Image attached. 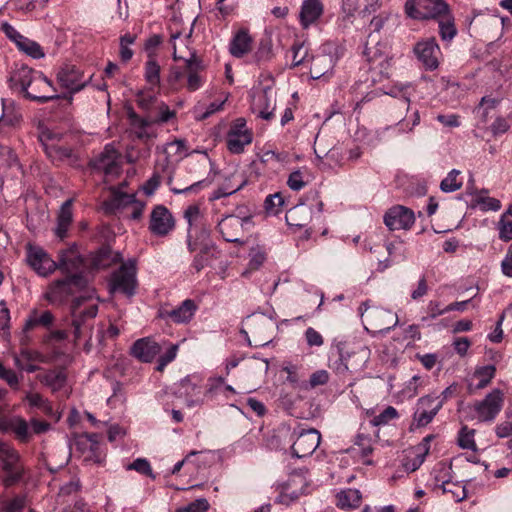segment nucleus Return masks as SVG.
Wrapping results in <instances>:
<instances>
[{
  "label": "nucleus",
  "mask_w": 512,
  "mask_h": 512,
  "mask_svg": "<svg viewBox=\"0 0 512 512\" xmlns=\"http://www.w3.org/2000/svg\"><path fill=\"white\" fill-rule=\"evenodd\" d=\"M435 479L437 482H441L443 493H450L456 502H460L467 497L464 485L452 482L450 479H444L441 475H436Z\"/></svg>",
  "instance_id": "44"
},
{
  "label": "nucleus",
  "mask_w": 512,
  "mask_h": 512,
  "mask_svg": "<svg viewBox=\"0 0 512 512\" xmlns=\"http://www.w3.org/2000/svg\"><path fill=\"white\" fill-rule=\"evenodd\" d=\"M82 78L83 74L73 65L61 67L57 73L58 83L71 93L79 92L85 87L86 81H83Z\"/></svg>",
  "instance_id": "24"
},
{
  "label": "nucleus",
  "mask_w": 512,
  "mask_h": 512,
  "mask_svg": "<svg viewBox=\"0 0 512 512\" xmlns=\"http://www.w3.org/2000/svg\"><path fill=\"white\" fill-rule=\"evenodd\" d=\"M442 408V401H437L433 396L427 395L418 400L417 409L414 413V421L418 426L428 425L439 410Z\"/></svg>",
  "instance_id": "20"
},
{
  "label": "nucleus",
  "mask_w": 512,
  "mask_h": 512,
  "mask_svg": "<svg viewBox=\"0 0 512 512\" xmlns=\"http://www.w3.org/2000/svg\"><path fill=\"white\" fill-rule=\"evenodd\" d=\"M204 243H212L210 240V231L204 224L198 226L197 232H193V237H188V249L190 252L196 251L199 247L203 246Z\"/></svg>",
  "instance_id": "51"
},
{
  "label": "nucleus",
  "mask_w": 512,
  "mask_h": 512,
  "mask_svg": "<svg viewBox=\"0 0 512 512\" xmlns=\"http://www.w3.org/2000/svg\"><path fill=\"white\" fill-rule=\"evenodd\" d=\"M199 253L194 257L192 266L197 272L203 268L210 266L212 261L218 257L219 251L214 243H204L199 247Z\"/></svg>",
  "instance_id": "36"
},
{
  "label": "nucleus",
  "mask_w": 512,
  "mask_h": 512,
  "mask_svg": "<svg viewBox=\"0 0 512 512\" xmlns=\"http://www.w3.org/2000/svg\"><path fill=\"white\" fill-rule=\"evenodd\" d=\"M127 470H135L138 473L155 479V475L152 471L149 461L145 458H137L127 466Z\"/></svg>",
  "instance_id": "63"
},
{
  "label": "nucleus",
  "mask_w": 512,
  "mask_h": 512,
  "mask_svg": "<svg viewBox=\"0 0 512 512\" xmlns=\"http://www.w3.org/2000/svg\"><path fill=\"white\" fill-rule=\"evenodd\" d=\"M273 57L274 53L271 40L269 38L262 39L253 54V62L260 65L269 62Z\"/></svg>",
  "instance_id": "49"
},
{
  "label": "nucleus",
  "mask_w": 512,
  "mask_h": 512,
  "mask_svg": "<svg viewBox=\"0 0 512 512\" xmlns=\"http://www.w3.org/2000/svg\"><path fill=\"white\" fill-rule=\"evenodd\" d=\"M475 430L463 426L458 434V444L463 449L476 450L474 441Z\"/></svg>",
  "instance_id": "60"
},
{
  "label": "nucleus",
  "mask_w": 512,
  "mask_h": 512,
  "mask_svg": "<svg viewBox=\"0 0 512 512\" xmlns=\"http://www.w3.org/2000/svg\"><path fill=\"white\" fill-rule=\"evenodd\" d=\"M336 59L332 54L321 53L311 58L310 76L312 79L326 77L333 70Z\"/></svg>",
  "instance_id": "26"
},
{
  "label": "nucleus",
  "mask_w": 512,
  "mask_h": 512,
  "mask_svg": "<svg viewBox=\"0 0 512 512\" xmlns=\"http://www.w3.org/2000/svg\"><path fill=\"white\" fill-rule=\"evenodd\" d=\"M41 383L50 387L53 391L60 390L65 382L66 375L63 371L50 370L40 377Z\"/></svg>",
  "instance_id": "50"
},
{
  "label": "nucleus",
  "mask_w": 512,
  "mask_h": 512,
  "mask_svg": "<svg viewBox=\"0 0 512 512\" xmlns=\"http://www.w3.org/2000/svg\"><path fill=\"white\" fill-rule=\"evenodd\" d=\"M0 379L4 380L11 389L18 390L20 384V378L17 373L12 370L6 368L3 363L0 361Z\"/></svg>",
  "instance_id": "62"
},
{
  "label": "nucleus",
  "mask_w": 512,
  "mask_h": 512,
  "mask_svg": "<svg viewBox=\"0 0 512 512\" xmlns=\"http://www.w3.org/2000/svg\"><path fill=\"white\" fill-rule=\"evenodd\" d=\"M286 222L289 226L304 228L312 220V208L306 204H299L286 213Z\"/></svg>",
  "instance_id": "28"
},
{
  "label": "nucleus",
  "mask_w": 512,
  "mask_h": 512,
  "mask_svg": "<svg viewBox=\"0 0 512 512\" xmlns=\"http://www.w3.org/2000/svg\"><path fill=\"white\" fill-rule=\"evenodd\" d=\"M160 99L151 91L146 90H140L136 94V103L147 113H149L154 107L156 106V103H158Z\"/></svg>",
  "instance_id": "53"
},
{
  "label": "nucleus",
  "mask_w": 512,
  "mask_h": 512,
  "mask_svg": "<svg viewBox=\"0 0 512 512\" xmlns=\"http://www.w3.org/2000/svg\"><path fill=\"white\" fill-rule=\"evenodd\" d=\"M252 224L251 216L227 215L218 222V230L225 241L243 244L241 236Z\"/></svg>",
  "instance_id": "11"
},
{
  "label": "nucleus",
  "mask_w": 512,
  "mask_h": 512,
  "mask_svg": "<svg viewBox=\"0 0 512 512\" xmlns=\"http://www.w3.org/2000/svg\"><path fill=\"white\" fill-rule=\"evenodd\" d=\"M320 441L321 435L318 430L314 428L303 430L291 447L292 455L296 458L308 457L316 450Z\"/></svg>",
  "instance_id": "17"
},
{
  "label": "nucleus",
  "mask_w": 512,
  "mask_h": 512,
  "mask_svg": "<svg viewBox=\"0 0 512 512\" xmlns=\"http://www.w3.org/2000/svg\"><path fill=\"white\" fill-rule=\"evenodd\" d=\"M121 260L120 254L113 252L109 246H103L91 254L93 269H106Z\"/></svg>",
  "instance_id": "32"
},
{
  "label": "nucleus",
  "mask_w": 512,
  "mask_h": 512,
  "mask_svg": "<svg viewBox=\"0 0 512 512\" xmlns=\"http://www.w3.org/2000/svg\"><path fill=\"white\" fill-rule=\"evenodd\" d=\"M369 352L370 350L367 347H359L351 352L340 350L339 359L334 362L333 368L337 374L358 370L367 361Z\"/></svg>",
  "instance_id": "16"
},
{
  "label": "nucleus",
  "mask_w": 512,
  "mask_h": 512,
  "mask_svg": "<svg viewBox=\"0 0 512 512\" xmlns=\"http://www.w3.org/2000/svg\"><path fill=\"white\" fill-rule=\"evenodd\" d=\"M198 305L192 299L184 300L178 307L166 312V316L174 323L184 324L190 322Z\"/></svg>",
  "instance_id": "30"
},
{
  "label": "nucleus",
  "mask_w": 512,
  "mask_h": 512,
  "mask_svg": "<svg viewBox=\"0 0 512 512\" xmlns=\"http://www.w3.org/2000/svg\"><path fill=\"white\" fill-rule=\"evenodd\" d=\"M86 285L87 280L82 274H72L53 282L45 297L52 304H61L73 294V287L83 289Z\"/></svg>",
  "instance_id": "9"
},
{
  "label": "nucleus",
  "mask_w": 512,
  "mask_h": 512,
  "mask_svg": "<svg viewBox=\"0 0 512 512\" xmlns=\"http://www.w3.org/2000/svg\"><path fill=\"white\" fill-rule=\"evenodd\" d=\"M179 393L185 395L186 404L189 407L203 402L201 397V387L193 384L189 379H184L180 384Z\"/></svg>",
  "instance_id": "42"
},
{
  "label": "nucleus",
  "mask_w": 512,
  "mask_h": 512,
  "mask_svg": "<svg viewBox=\"0 0 512 512\" xmlns=\"http://www.w3.org/2000/svg\"><path fill=\"white\" fill-rule=\"evenodd\" d=\"M284 205V199L281 193H275L267 196L264 202V208L268 215H277L281 212Z\"/></svg>",
  "instance_id": "58"
},
{
  "label": "nucleus",
  "mask_w": 512,
  "mask_h": 512,
  "mask_svg": "<svg viewBox=\"0 0 512 512\" xmlns=\"http://www.w3.org/2000/svg\"><path fill=\"white\" fill-rule=\"evenodd\" d=\"M460 171L452 169L448 175L441 181L440 189L445 193H451L462 187V182L457 179Z\"/></svg>",
  "instance_id": "56"
},
{
  "label": "nucleus",
  "mask_w": 512,
  "mask_h": 512,
  "mask_svg": "<svg viewBox=\"0 0 512 512\" xmlns=\"http://www.w3.org/2000/svg\"><path fill=\"white\" fill-rule=\"evenodd\" d=\"M323 13L320 0H304L300 11V22L303 28H308L316 22Z\"/></svg>",
  "instance_id": "31"
},
{
  "label": "nucleus",
  "mask_w": 512,
  "mask_h": 512,
  "mask_svg": "<svg viewBox=\"0 0 512 512\" xmlns=\"http://www.w3.org/2000/svg\"><path fill=\"white\" fill-rule=\"evenodd\" d=\"M0 468L3 472L1 482L5 488L18 484L25 474L19 452L11 444L3 441H0Z\"/></svg>",
  "instance_id": "5"
},
{
  "label": "nucleus",
  "mask_w": 512,
  "mask_h": 512,
  "mask_svg": "<svg viewBox=\"0 0 512 512\" xmlns=\"http://www.w3.org/2000/svg\"><path fill=\"white\" fill-rule=\"evenodd\" d=\"M145 80L148 84L153 87L159 86L160 84V65L154 59H149L145 63Z\"/></svg>",
  "instance_id": "55"
},
{
  "label": "nucleus",
  "mask_w": 512,
  "mask_h": 512,
  "mask_svg": "<svg viewBox=\"0 0 512 512\" xmlns=\"http://www.w3.org/2000/svg\"><path fill=\"white\" fill-rule=\"evenodd\" d=\"M16 46L20 51L32 57L33 59H40L45 56L41 46L36 41L31 40L25 36H22Z\"/></svg>",
  "instance_id": "47"
},
{
  "label": "nucleus",
  "mask_w": 512,
  "mask_h": 512,
  "mask_svg": "<svg viewBox=\"0 0 512 512\" xmlns=\"http://www.w3.org/2000/svg\"><path fill=\"white\" fill-rule=\"evenodd\" d=\"M448 8L444 0H407L405 3L407 16L416 20H435Z\"/></svg>",
  "instance_id": "10"
},
{
  "label": "nucleus",
  "mask_w": 512,
  "mask_h": 512,
  "mask_svg": "<svg viewBox=\"0 0 512 512\" xmlns=\"http://www.w3.org/2000/svg\"><path fill=\"white\" fill-rule=\"evenodd\" d=\"M10 87L16 89L26 99L46 103L57 99L52 82L40 71L27 66H21L13 71L9 78Z\"/></svg>",
  "instance_id": "1"
},
{
  "label": "nucleus",
  "mask_w": 512,
  "mask_h": 512,
  "mask_svg": "<svg viewBox=\"0 0 512 512\" xmlns=\"http://www.w3.org/2000/svg\"><path fill=\"white\" fill-rule=\"evenodd\" d=\"M438 23L439 35L442 41L450 42L457 35V28L455 25V18L448 8L438 18L435 19Z\"/></svg>",
  "instance_id": "34"
},
{
  "label": "nucleus",
  "mask_w": 512,
  "mask_h": 512,
  "mask_svg": "<svg viewBox=\"0 0 512 512\" xmlns=\"http://www.w3.org/2000/svg\"><path fill=\"white\" fill-rule=\"evenodd\" d=\"M369 303V301H365L358 308L362 323L367 331L385 333L397 325V314L382 307L371 306Z\"/></svg>",
  "instance_id": "3"
},
{
  "label": "nucleus",
  "mask_w": 512,
  "mask_h": 512,
  "mask_svg": "<svg viewBox=\"0 0 512 512\" xmlns=\"http://www.w3.org/2000/svg\"><path fill=\"white\" fill-rule=\"evenodd\" d=\"M99 298L94 291L76 297L71 304L72 333L74 341L82 338L91 339L92 324L90 323L98 313Z\"/></svg>",
  "instance_id": "2"
},
{
  "label": "nucleus",
  "mask_w": 512,
  "mask_h": 512,
  "mask_svg": "<svg viewBox=\"0 0 512 512\" xmlns=\"http://www.w3.org/2000/svg\"><path fill=\"white\" fill-rule=\"evenodd\" d=\"M504 405V393L494 389L486 397L474 404L476 417L480 422H492L500 413Z\"/></svg>",
  "instance_id": "13"
},
{
  "label": "nucleus",
  "mask_w": 512,
  "mask_h": 512,
  "mask_svg": "<svg viewBox=\"0 0 512 512\" xmlns=\"http://www.w3.org/2000/svg\"><path fill=\"white\" fill-rule=\"evenodd\" d=\"M136 200L135 194L125 193L119 188H113L110 199L106 201V207L110 210L129 208Z\"/></svg>",
  "instance_id": "38"
},
{
  "label": "nucleus",
  "mask_w": 512,
  "mask_h": 512,
  "mask_svg": "<svg viewBox=\"0 0 512 512\" xmlns=\"http://www.w3.org/2000/svg\"><path fill=\"white\" fill-rule=\"evenodd\" d=\"M76 448L81 451L85 461L101 462L99 435L96 433H84L79 435L75 441Z\"/></svg>",
  "instance_id": "23"
},
{
  "label": "nucleus",
  "mask_w": 512,
  "mask_h": 512,
  "mask_svg": "<svg viewBox=\"0 0 512 512\" xmlns=\"http://www.w3.org/2000/svg\"><path fill=\"white\" fill-rule=\"evenodd\" d=\"M26 261L35 273L47 277L57 270V262L40 246L26 245Z\"/></svg>",
  "instance_id": "12"
},
{
  "label": "nucleus",
  "mask_w": 512,
  "mask_h": 512,
  "mask_svg": "<svg viewBox=\"0 0 512 512\" xmlns=\"http://www.w3.org/2000/svg\"><path fill=\"white\" fill-rule=\"evenodd\" d=\"M253 134L251 130L229 131L227 134V148L231 153L240 154L245 146L252 142Z\"/></svg>",
  "instance_id": "33"
},
{
  "label": "nucleus",
  "mask_w": 512,
  "mask_h": 512,
  "mask_svg": "<svg viewBox=\"0 0 512 512\" xmlns=\"http://www.w3.org/2000/svg\"><path fill=\"white\" fill-rule=\"evenodd\" d=\"M243 325L245 327L243 332L251 334L255 346H264L271 342L275 326L271 318L262 313L252 314L244 320Z\"/></svg>",
  "instance_id": "7"
},
{
  "label": "nucleus",
  "mask_w": 512,
  "mask_h": 512,
  "mask_svg": "<svg viewBox=\"0 0 512 512\" xmlns=\"http://www.w3.org/2000/svg\"><path fill=\"white\" fill-rule=\"evenodd\" d=\"M495 372L496 368L494 365H487L476 369L474 376L479 378V383L476 385V389L485 388L494 377Z\"/></svg>",
  "instance_id": "59"
},
{
  "label": "nucleus",
  "mask_w": 512,
  "mask_h": 512,
  "mask_svg": "<svg viewBox=\"0 0 512 512\" xmlns=\"http://www.w3.org/2000/svg\"><path fill=\"white\" fill-rule=\"evenodd\" d=\"M499 238L508 242L512 240V204L508 206L507 210L501 215L498 223Z\"/></svg>",
  "instance_id": "48"
},
{
  "label": "nucleus",
  "mask_w": 512,
  "mask_h": 512,
  "mask_svg": "<svg viewBox=\"0 0 512 512\" xmlns=\"http://www.w3.org/2000/svg\"><path fill=\"white\" fill-rule=\"evenodd\" d=\"M184 218L186 219L189 229L188 236L190 239L193 237V232H197L198 226L202 225L203 216L198 205H190L184 211Z\"/></svg>",
  "instance_id": "46"
},
{
  "label": "nucleus",
  "mask_w": 512,
  "mask_h": 512,
  "mask_svg": "<svg viewBox=\"0 0 512 512\" xmlns=\"http://www.w3.org/2000/svg\"><path fill=\"white\" fill-rule=\"evenodd\" d=\"M53 321L54 316L50 311L47 310L39 314L37 310H33L24 323L23 332L26 333L36 326L50 327Z\"/></svg>",
  "instance_id": "40"
},
{
  "label": "nucleus",
  "mask_w": 512,
  "mask_h": 512,
  "mask_svg": "<svg viewBox=\"0 0 512 512\" xmlns=\"http://www.w3.org/2000/svg\"><path fill=\"white\" fill-rule=\"evenodd\" d=\"M163 152L166 155V166L164 170L172 161L178 162L188 155L185 151V142L181 139H176L170 143H167L163 147Z\"/></svg>",
  "instance_id": "41"
},
{
  "label": "nucleus",
  "mask_w": 512,
  "mask_h": 512,
  "mask_svg": "<svg viewBox=\"0 0 512 512\" xmlns=\"http://www.w3.org/2000/svg\"><path fill=\"white\" fill-rule=\"evenodd\" d=\"M174 228V219L163 205L156 206L150 215V231L157 236H165Z\"/></svg>",
  "instance_id": "21"
},
{
  "label": "nucleus",
  "mask_w": 512,
  "mask_h": 512,
  "mask_svg": "<svg viewBox=\"0 0 512 512\" xmlns=\"http://www.w3.org/2000/svg\"><path fill=\"white\" fill-rule=\"evenodd\" d=\"M276 107V93L271 87H265L254 96L253 109L258 115L271 120Z\"/></svg>",
  "instance_id": "22"
},
{
  "label": "nucleus",
  "mask_w": 512,
  "mask_h": 512,
  "mask_svg": "<svg viewBox=\"0 0 512 512\" xmlns=\"http://www.w3.org/2000/svg\"><path fill=\"white\" fill-rule=\"evenodd\" d=\"M57 269L66 274H80L79 271L84 267L85 261L81 255L77 244L73 243L68 248L59 251Z\"/></svg>",
  "instance_id": "19"
},
{
  "label": "nucleus",
  "mask_w": 512,
  "mask_h": 512,
  "mask_svg": "<svg viewBox=\"0 0 512 512\" xmlns=\"http://www.w3.org/2000/svg\"><path fill=\"white\" fill-rule=\"evenodd\" d=\"M211 164V161L206 152H202V158L197 162H189L187 169L189 174L194 175L188 182L189 185L172 186L173 177L169 172L167 184L170 185V190L174 194L198 193L201 189L208 187L211 181L208 179L197 180V172L199 169L206 170Z\"/></svg>",
  "instance_id": "8"
},
{
  "label": "nucleus",
  "mask_w": 512,
  "mask_h": 512,
  "mask_svg": "<svg viewBox=\"0 0 512 512\" xmlns=\"http://www.w3.org/2000/svg\"><path fill=\"white\" fill-rule=\"evenodd\" d=\"M160 346L150 338H141L131 347V355L142 362H151L159 354Z\"/></svg>",
  "instance_id": "25"
},
{
  "label": "nucleus",
  "mask_w": 512,
  "mask_h": 512,
  "mask_svg": "<svg viewBox=\"0 0 512 512\" xmlns=\"http://www.w3.org/2000/svg\"><path fill=\"white\" fill-rule=\"evenodd\" d=\"M137 286L136 267L134 262L123 263L109 280L110 293H121L127 297L135 294Z\"/></svg>",
  "instance_id": "6"
},
{
  "label": "nucleus",
  "mask_w": 512,
  "mask_h": 512,
  "mask_svg": "<svg viewBox=\"0 0 512 512\" xmlns=\"http://www.w3.org/2000/svg\"><path fill=\"white\" fill-rule=\"evenodd\" d=\"M200 61L192 56L186 60L187 88L189 91H196L202 86V79L198 74Z\"/></svg>",
  "instance_id": "43"
},
{
  "label": "nucleus",
  "mask_w": 512,
  "mask_h": 512,
  "mask_svg": "<svg viewBox=\"0 0 512 512\" xmlns=\"http://www.w3.org/2000/svg\"><path fill=\"white\" fill-rule=\"evenodd\" d=\"M253 39L247 29H240L232 38L229 52L236 58H242L251 51Z\"/></svg>",
  "instance_id": "27"
},
{
  "label": "nucleus",
  "mask_w": 512,
  "mask_h": 512,
  "mask_svg": "<svg viewBox=\"0 0 512 512\" xmlns=\"http://www.w3.org/2000/svg\"><path fill=\"white\" fill-rule=\"evenodd\" d=\"M24 399L28 402L30 407L38 408L47 415L53 414V407L51 403L41 394L28 392Z\"/></svg>",
  "instance_id": "52"
},
{
  "label": "nucleus",
  "mask_w": 512,
  "mask_h": 512,
  "mask_svg": "<svg viewBox=\"0 0 512 512\" xmlns=\"http://www.w3.org/2000/svg\"><path fill=\"white\" fill-rule=\"evenodd\" d=\"M72 199L66 200L59 211L55 234L63 239L67 235L69 226L72 223Z\"/></svg>",
  "instance_id": "37"
},
{
  "label": "nucleus",
  "mask_w": 512,
  "mask_h": 512,
  "mask_svg": "<svg viewBox=\"0 0 512 512\" xmlns=\"http://www.w3.org/2000/svg\"><path fill=\"white\" fill-rule=\"evenodd\" d=\"M292 66L296 67L308 61L309 48L303 42H295L291 47Z\"/></svg>",
  "instance_id": "57"
},
{
  "label": "nucleus",
  "mask_w": 512,
  "mask_h": 512,
  "mask_svg": "<svg viewBox=\"0 0 512 512\" xmlns=\"http://www.w3.org/2000/svg\"><path fill=\"white\" fill-rule=\"evenodd\" d=\"M90 165L107 176H116L120 173L121 169L119 153L113 146L106 145L104 150L90 161Z\"/></svg>",
  "instance_id": "18"
},
{
  "label": "nucleus",
  "mask_w": 512,
  "mask_h": 512,
  "mask_svg": "<svg viewBox=\"0 0 512 512\" xmlns=\"http://www.w3.org/2000/svg\"><path fill=\"white\" fill-rule=\"evenodd\" d=\"M146 116L152 125L164 124L169 122L171 119H174L176 117V112L171 110L165 102L160 100L158 103H156L154 109L147 113Z\"/></svg>",
  "instance_id": "39"
},
{
  "label": "nucleus",
  "mask_w": 512,
  "mask_h": 512,
  "mask_svg": "<svg viewBox=\"0 0 512 512\" xmlns=\"http://www.w3.org/2000/svg\"><path fill=\"white\" fill-rule=\"evenodd\" d=\"M471 206H479L483 212L498 211L501 208V202L496 198L477 194L476 197L472 199Z\"/></svg>",
  "instance_id": "54"
},
{
  "label": "nucleus",
  "mask_w": 512,
  "mask_h": 512,
  "mask_svg": "<svg viewBox=\"0 0 512 512\" xmlns=\"http://www.w3.org/2000/svg\"><path fill=\"white\" fill-rule=\"evenodd\" d=\"M361 493L356 489H347L337 495V505L342 509H351L359 506Z\"/></svg>",
  "instance_id": "45"
},
{
  "label": "nucleus",
  "mask_w": 512,
  "mask_h": 512,
  "mask_svg": "<svg viewBox=\"0 0 512 512\" xmlns=\"http://www.w3.org/2000/svg\"><path fill=\"white\" fill-rule=\"evenodd\" d=\"M127 115L131 130L137 138L149 139L155 137V133L149 130L152 123L146 115L141 117L133 109H129Z\"/></svg>",
  "instance_id": "29"
},
{
  "label": "nucleus",
  "mask_w": 512,
  "mask_h": 512,
  "mask_svg": "<svg viewBox=\"0 0 512 512\" xmlns=\"http://www.w3.org/2000/svg\"><path fill=\"white\" fill-rule=\"evenodd\" d=\"M379 7V0H343V10L347 15L352 16L354 12L364 17L375 12Z\"/></svg>",
  "instance_id": "35"
},
{
  "label": "nucleus",
  "mask_w": 512,
  "mask_h": 512,
  "mask_svg": "<svg viewBox=\"0 0 512 512\" xmlns=\"http://www.w3.org/2000/svg\"><path fill=\"white\" fill-rule=\"evenodd\" d=\"M26 505V498L22 495H16L12 499L2 504L3 512H22Z\"/></svg>",
  "instance_id": "64"
},
{
  "label": "nucleus",
  "mask_w": 512,
  "mask_h": 512,
  "mask_svg": "<svg viewBox=\"0 0 512 512\" xmlns=\"http://www.w3.org/2000/svg\"><path fill=\"white\" fill-rule=\"evenodd\" d=\"M0 427L14 435L15 439L22 444L29 443L33 435H39L47 432L51 425L47 421L32 418L28 422L25 418L19 415H13L4 419L0 423Z\"/></svg>",
  "instance_id": "4"
},
{
  "label": "nucleus",
  "mask_w": 512,
  "mask_h": 512,
  "mask_svg": "<svg viewBox=\"0 0 512 512\" xmlns=\"http://www.w3.org/2000/svg\"><path fill=\"white\" fill-rule=\"evenodd\" d=\"M396 418H398L397 410L392 406H388L380 414L373 417L371 424L373 426H384Z\"/></svg>",
  "instance_id": "61"
},
{
  "label": "nucleus",
  "mask_w": 512,
  "mask_h": 512,
  "mask_svg": "<svg viewBox=\"0 0 512 512\" xmlns=\"http://www.w3.org/2000/svg\"><path fill=\"white\" fill-rule=\"evenodd\" d=\"M383 220L387 228L391 231L409 230L415 222V215L410 208L395 205L386 211Z\"/></svg>",
  "instance_id": "15"
},
{
  "label": "nucleus",
  "mask_w": 512,
  "mask_h": 512,
  "mask_svg": "<svg viewBox=\"0 0 512 512\" xmlns=\"http://www.w3.org/2000/svg\"><path fill=\"white\" fill-rule=\"evenodd\" d=\"M413 51L426 70L433 71L438 68L442 53L434 37L417 42Z\"/></svg>",
  "instance_id": "14"
}]
</instances>
